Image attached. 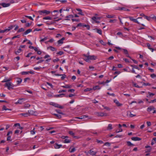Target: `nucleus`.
Wrapping results in <instances>:
<instances>
[{"label":"nucleus","instance_id":"obj_1","mask_svg":"<svg viewBox=\"0 0 156 156\" xmlns=\"http://www.w3.org/2000/svg\"><path fill=\"white\" fill-rule=\"evenodd\" d=\"M83 55L85 57L84 59L87 62H88L90 60H94L96 59L97 58V57L95 56L94 55L87 56L85 55Z\"/></svg>","mask_w":156,"mask_h":156},{"label":"nucleus","instance_id":"obj_2","mask_svg":"<svg viewBox=\"0 0 156 156\" xmlns=\"http://www.w3.org/2000/svg\"><path fill=\"white\" fill-rule=\"evenodd\" d=\"M84 153H85L86 155L87 156L89 154L91 155L94 156L96 154L97 152L93 151L92 150H90L88 152L85 151Z\"/></svg>","mask_w":156,"mask_h":156},{"label":"nucleus","instance_id":"obj_3","mask_svg":"<svg viewBox=\"0 0 156 156\" xmlns=\"http://www.w3.org/2000/svg\"><path fill=\"white\" fill-rule=\"evenodd\" d=\"M4 86L5 87H7L8 89L9 90H10L11 88H12V87H13V85L12 84V83L10 82L6 83L5 84Z\"/></svg>","mask_w":156,"mask_h":156},{"label":"nucleus","instance_id":"obj_4","mask_svg":"<svg viewBox=\"0 0 156 156\" xmlns=\"http://www.w3.org/2000/svg\"><path fill=\"white\" fill-rule=\"evenodd\" d=\"M38 12L40 14L42 15V14H45L46 15L49 14L50 12L49 11H48L45 10H39L38 11Z\"/></svg>","mask_w":156,"mask_h":156},{"label":"nucleus","instance_id":"obj_5","mask_svg":"<svg viewBox=\"0 0 156 156\" xmlns=\"http://www.w3.org/2000/svg\"><path fill=\"white\" fill-rule=\"evenodd\" d=\"M126 18H128L131 21H132L135 23H136L138 24H140V23L136 19H134L133 17L132 16H127L126 17Z\"/></svg>","mask_w":156,"mask_h":156},{"label":"nucleus","instance_id":"obj_6","mask_svg":"<svg viewBox=\"0 0 156 156\" xmlns=\"http://www.w3.org/2000/svg\"><path fill=\"white\" fill-rule=\"evenodd\" d=\"M101 18L100 17L96 16H94L92 18V19L94 21H95L96 23H99L100 22L99 21H97V20H100Z\"/></svg>","mask_w":156,"mask_h":156},{"label":"nucleus","instance_id":"obj_7","mask_svg":"<svg viewBox=\"0 0 156 156\" xmlns=\"http://www.w3.org/2000/svg\"><path fill=\"white\" fill-rule=\"evenodd\" d=\"M38 114V113L35 110H31L30 111V115L37 116Z\"/></svg>","mask_w":156,"mask_h":156},{"label":"nucleus","instance_id":"obj_8","mask_svg":"<svg viewBox=\"0 0 156 156\" xmlns=\"http://www.w3.org/2000/svg\"><path fill=\"white\" fill-rule=\"evenodd\" d=\"M12 131H9L8 132V133L7 134V136H8L7 140V141H11L12 140H11V137L10 136H9L10 134H12Z\"/></svg>","mask_w":156,"mask_h":156},{"label":"nucleus","instance_id":"obj_9","mask_svg":"<svg viewBox=\"0 0 156 156\" xmlns=\"http://www.w3.org/2000/svg\"><path fill=\"white\" fill-rule=\"evenodd\" d=\"M96 115L99 116H106V114L105 113H104L102 112H96Z\"/></svg>","mask_w":156,"mask_h":156},{"label":"nucleus","instance_id":"obj_10","mask_svg":"<svg viewBox=\"0 0 156 156\" xmlns=\"http://www.w3.org/2000/svg\"><path fill=\"white\" fill-rule=\"evenodd\" d=\"M9 3H0V5L2 6L3 7H6L10 5Z\"/></svg>","mask_w":156,"mask_h":156},{"label":"nucleus","instance_id":"obj_11","mask_svg":"<svg viewBox=\"0 0 156 156\" xmlns=\"http://www.w3.org/2000/svg\"><path fill=\"white\" fill-rule=\"evenodd\" d=\"M131 140H133L136 141H140L141 140V139L137 137H133L131 138Z\"/></svg>","mask_w":156,"mask_h":156},{"label":"nucleus","instance_id":"obj_12","mask_svg":"<svg viewBox=\"0 0 156 156\" xmlns=\"http://www.w3.org/2000/svg\"><path fill=\"white\" fill-rule=\"evenodd\" d=\"M114 102L118 106H120L122 105V104L120 103L119 101L117 100H114Z\"/></svg>","mask_w":156,"mask_h":156},{"label":"nucleus","instance_id":"obj_13","mask_svg":"<svg viewBox=\"0 0 156 156\" xmlns=\"http://www.w3.org/2000/svg\"><path fill=\"white\" fill-rule=\"evenodd\" d=\"M62 145L61 144H58L57 143H55L54 145V147L56 149H58L62 147Z\"/></svg>","mask_w":156,"mask_h":156},{"label":"nucleus","instance_id":"obj_14","mask_svg":"<svg viewBox=\"0 0 156 156\" xmlns=\"http://www.w3.org/2000/svg\"><path fill=\"white\" fill-rule=\"evenodd\" d=\"M76 10L79 12L78 13L79 14H80L82 16H84V14H83V12H82V10L80 9H76Z\"/></svg>","mask_w":156,"mask_h":156},{"label":"nucleus","instance_id":"obj_15","mask_svg":"<svg viewBox=\"0 0 156 156\" xmlns=\"http://www.w3.org/2000/svg\"><path fill=\"white\" fill-rule=\"evenodd\" d=\"M88 117V116H87V115H84L81 116L80 117H76V118L77 119H84L86 118H87Z\"/></svg>","mask_w":156,"mask_h":156},{"label":"nucleus","instance_id":"obj_16","mask_svg":"<svg viewBox=\"0 0 156 156\" xmlns=\"http://www.w3.org/2000/svg\"><path fill=\"white\" fill-rule=\"evenodd\" d=\"M48 49H49L50 50L52 51H54L56 50V49L55 48L51 46H49L48 47Z\"/></svg>","mask_w":156,"mask_h":156},{"label":"nucleus","instance_id":"obj_17","mask_svg":"<svg viewBox=\"0 0 156 156\" xmlns=\"http://www.w3.org/2000/svg\"><path fill=\"white\" fill-rule=\"evenodd\" d=\"M65 38L63 37L60 40H59L58 41V44H62L63 43V41L65 40Z\"/></svg>","mask_w":156,"mask_h":156},{"label":"nucleus","instance_id":"obj_18","mask_svg":"<svg viewBox=\"0 0 156 156\" xmlns=\"http://www.w3.org/2000/svg\"><path fill=\"white\" fill-rule=\"evenodd\" d=\"M155 109L154 107L153 106H150L148 107L147 108V111L148 112H150L153 109Z\"/></svg>","mask_w":156,"mask_h":156},{"label":"nucleus","instance_id":"obj_19","mask_svg":"<svg viewBox=\"0 0 156 156\" xmlns=\"http://www.w3.org/2000/svg\"><path fill=\"white\" fill-rule=\"evenodd\" d=\"M11 80V79L9 78L8 79H5L2 81V82H6L7 83L8 82H9Z\"/></svg>","mask_w":156,"mask_h":156},{"label":"nucleus","instance_id":"obj_20","mask_svg":"<svg viewBox=\"0 0 156 156\" xmlns=\"http://www.w3.org/2000/svg\"><path fill=\"white\" fill-rule=\"evenodd\" d=\"M72 86L68 84L66 85L65 86H62V87L66 88H70L72 87Z\"/></svg>","mask_w":156,"mask_h":156},{"label":"nucleus","instance_id":"obj_21","mask_svg":"<svg viewBox=\"0 0 156 156\" xmlns=\"http://www.w3.org/2000/svg\"><path fill=\"white\" fill-rule=\"evenodd\" d=\"M13 27V26H11L8 27V28L6 29L5 30V32L9 31L11 29H12Z\"/></svg>","mask_w":156,"mask_h":156},{"label":"nucleus","instance_id":"obj_22","mask_svg":"<svg viewBox=\"0 0 156 156\" xmlns=\"http://www.w3.org/2000/svg\"><path fill=\"white\" fill-rule=\"evenodd\" d=\"M65 94H61L58 95H56L55 96V97H62L64 96L65 95Z\"/></svg>","mask_w":156,"mask_h":156},{"label":"nucleus","instance_id":"obj_23","mask_svg":"<svg viewBox=\"0 0 156 156\" xmlns=\"http://www.w3.org/2000/svg\"><path fill=\"white\" fill-rule=\"evenodd\" d=\"M74 17V16L72 15H69L68 16H66V17L67 18L65 20H69V19H68V18H73Z\"/></svg>","mask_w":156,"mask_h":156},{"label":"nucleus","instance_id":"obj_24","mask_svg":"<svg viewBox=\"0 0 156 156\" xmlns=\"http://www.w3.org/2000/svg\"><path fill=\"white\" fill-rule=\"evenodd\" d=\"M100 87L98 86H96L93 87L92 89H93L94 90H99L100 89Z\"/></svg>","mask_w":156,"mask_h":156},{"label":"nucleus","instance_id":"obj_25","mask_svg":"<svg viewBox=\"0 0 156 156\" xmlns=\"http://www.w3.org/2000/svg\"><path fill=\"white\" fill-rule=\"evenodd\" d=\"M30 49H34L35 51H37L38 48L36 47L31 46L30 45Z\"/></svg>","mask_w":156,"mask_h":156},{"label":"nucleus","instance_id":"obj_26","mask_svg":"<svg viewBox=\"0 0 156 156\" xmlns=\"http://www.w3.org/2000/svg\"><path fill=\"white\" fill-rule=\"evenodd\" d=\"M118 9L119 10H124V11H129V9H127L125 8H119V9Z\"/></svg>","mask_w":156,"mask_h":156},{"label":"nucleus","instance_id":"obj_27","mask_svg":"<svg viewBox=\"0 0 156 156\" xmlns=\"http://www.w3.org/2000/svg\"><path fill=\"white\" fill-rule=\"evenodd\" d=\"M24 99L23 98H20L19 99V100H18V101L16 103V104H21L22 103V101H21V100H22Z\"/></svg>","mask_w":156,"mask_h":156},{"label":"nucleus","instance_id":"obj_28","mask_svg":"<svg viewBox=\"0 0 156 156\" xmlns=\"http://www.w3.org/2000/svg\"><path fill=\"white\" fill-rule=\"evenodd\" d=\"M30 133L31 134H35L36 132V131L35 130V128H34L32 130H31L30 131Z\"/></svg>","mask_w":156,"mask_h":156},{"label":"nucleus","instance_id":"obj_29","mask_svg":"<svg viewBox=\"0 0 156 156\" xmlns=\"http://www.w3.org/2000/svg\"><path fill=\"white\" fill-rule=\"evenodd\" d=\"M114 16L113 15H107L106 17L108 18H112L114 17Z\"/></svg>","mask_w":156,"mask_h":156},{"label":"nucleus","instance_id":"obj_30","mask_svg":"<svg viewBox=\"0 0 156 156\" xmlns=\"http://www.w3.org/2000/svg\"><path fill=\"white\" fill-rule=\"evenodd\" d=\"M22 81V80L21 79L19 78L17 79L16 82L18 83V84H19Z\"/></svg>","mask_w":156,"mask_h":156},{"label":"nucleus","instance_id":"obj_31","mask_svg":"<svg viewBox=\"0 0 156 156\" xmlns=\"http://www.w3.org/2000/svg\"><path fill=\"white\" fill-rule=\"evenodd\" d=\"M44 20H51L52 18L49 16H46L43 18Z\"/></svg>","mask_w":156,"mask_h":156},{"label":"nucleus","instance_id":"obj_32","mask_svg":"<svg viewBox=\"0 0 156 156\" xmlns=\"http://www.w3.org/2000/svg\"><path fill=\"white\" fill-rule=\"evenodd\" d=\"M127 145L129 146H134V145L131 143V142L130 141H127Z\"/></svg>","mask_w":156,"mask_h":156},{"label":"nucleus","instance_id":"obj_33","mask_svg":"<svg viewBox=\"0 0 156 156\" xmlns=\"http://www.w3.org/2000/svg\"><path fill=\"white\" fill-rule=\"evenodd\" d=\"M22 50L20 48L18 49L17 51H15V54L16 55H17L19 53H20L21 51Z\"/></svg>","mask_w":156,"mask_h":156},{"label":"nucleus","instance_id":"obj_34","mask_svg":"<svg viewBox=\"0 0 156 156\" xmlns=\"http://www.w3.org/2000/svg\"><path fill=\"white\" fill-rule=\"evenodd\" d=\"M148 94H149V95H148V96H147V98H149V97H150L152 96H153L154 95V94H153V93H150V92H148Z\"/></svg>","mask_w":156,"mask_h":156},{"label":"nucleus","instance_id":"obj_35","mask_svg":"<svg viewBox=\"0 0 156 156\" xmlns=\"http://www.w3.org/2000/svg\"><path fill=\"white\" fill-rule=\"evenodd\" d=\"M96 30H97V32L100 35L102 34V31L101 30L98 29H97Z\"/></svg>","mask_w":156,"mask_h":156},{"label":"nucleus","instance_id":"obj_36","mask_svg":"<svg viewBox=\"0 0 156 156\" xmlns=\"http://www.w3.org/2000/svg\"><path fill=\"white\" fill-rule=\"evenodd\" d=\"M20 115L24 117H27L28 116V115H29V114L28 113H21Z\"/></svg>","mask_w":156,"mask_h":156},{"label":"nucleus","instance_id":"obj_37","mask_svg":"<svg viewBox=\"0 0 156 156\" xmlns=\"http://www.w3.org/2000/svg\"><path fill=\"white\" fill-rule=\"evenodd\" d=\"M112 129V125L111 124H109L107 128L108 129Z\"/></svg>","mask_w":156,"mask_h":156},{"label":"nucleus","instance_id":"obj_38","mask_svg":"<svg viewBox=\"0 0 156 156\" xmlns=\"http://www.w3.org/2000/svg\"><path fill=\"white\" fill-rule=\"evenodd\" d=\"M71 140H69L67 139H65L64 140V142L65 143H69L70 142Z\"/></svg>","mask_w":156,"mask_h":156},{"label":"nucleus","instance_id":"obj_39","mask_svg":"<svg viewBox=\"0 0 156 156\" xmlns=\"http://www.w3.org/2000/svg\"><path fill=\"white\" fill-rule=\"evenodd\" d=\"M84 27H87V29L88 30H90V27L89 25H86V24H84L83 25V26Z\"/></svg>","mask_w":156,"mask_h":156},{"label":"nucleus","instance_id":"obj_40","mask_svg":"<svg viewBox=\"0 0 156 156\" xmlns=\"http://www.w3.org/2000/svg\"><path fill=\"white\" fill-rule=\"evenodd\" d=\"M29 73V71H27V72H22L21 73V74L22 75H26L28 74Z\"/></svg>","mask_w":156,"mask_h":156},{"label":"nucleus","instance_id":"obj_41","mask_svg":"<svg viewBox=\"0 0 156 156\" xmlns=\"http://www.w3.org/2000/svg\"><path fill=\"white\" fill-rule=\"evenodd\" d=\"M69 134H70V135H71L73 137L75 135L74 133L72 131H69Z\"/></svg>","mask_w":156,"mask_h":156},{"label":"nucleus","instance_id":"obj_42","mask_svg":"<svg viewBox=\"0 0 156 156\" xmlns=\"http://www.w3.org/2000/svg\"><path fill=\"white\" fill-rule=\"evenodd\" d=\"M48 38L47 37H44V38L43 39H41V40L40 41V42H43V41H45L46 40H47V39H48Z\"/></svg>","mask_w":156,"mask_h":156},{"label":"nucleus","instance_id":"obj_43","mask_svg":"<svg viewBox=\"0 0 156 156\" xmlns=\"http://www.w3.org/2000/svg\"><path fill=\"white\" fill-rule=\"evenodd\" d=\"M70 152L71 153L74 152L75 151V148H73L71 149V148L69 149Z\"/></svg>","mask_w":156,"mask_h":156},{"label":"nucleus","instance_id":"obj_44","mask_svg":"<svg viewBox=\"0 0 156 156\" xmlns=\"http://www.w3.org/2000/svg\"><path fill=\"white\" fill-rule=\"evenodd\" d=\"M144 17L145 19H146L148 21H150L151 19V18L150 17H148L146 16H145Z\"/></svg>","mask_w":156,"mask_h":156},{"label":"nucleus","instance_id":"obj_45","mask_svg":"<svg viewBox=\"0 0 156 156\" xmlns=\"http://www.w3.org/2000/svg\"><path fill=\"white\" fill-rule=\"evenodd\" d=\"M54 115L58 118L60 119L61 118V116L60 115L56 114H54Z\"/></svg>","mask_w":156,"mask_h":156},{"label":"nucleus","instance_id":"obj_46","mask_svg":"<svg viewBox=\"0 0 156 156\" xmlns=\"http://www.w3.org/2000/svg\"><path fill=\"white\" fill-rule=\"evenodd\" d=\"M2 110H11V109H7L6 108V107L5 105H4L3 106V108H2Z\"/></svg>","mask_w":156,"mask_h":156},{"label":"nucleus","instance_id":"obj_47","mask_svg":"<svg viewBox=\"0 0 156 156\" xmlns=\"http://www.w3.org/2000/svg\"><path fill=\"white\" fill-rule=\"evenodd\" d=\"M56 107L60 109H63V106H61L58 104H57Z\"/></svg>","mask_w":156,"mask_h":156},{"label":"nucleus","instance_id":"obj_48","mask_svg":"<svg viewBox=\"0 0 156 156\" xmlns=\"http://www.w3.org/2000/svg\"><path fill=\"white\" fill-rule=\"evenodd\" d=\"M92 90V88H87L84 90V91H85V92L90 91Z\"/></svg>","mask_w":156,"mask_h":156},{"label":"nucleus","instance_id":"obj_49","mask_svg":"<svg viewBox=\"0 0 156 156\" xmlns=\"http://www.w3.org/2000/svg\"><path fill=\"white\" fill-rule=\"evenodd\" d=\"M156 102V99H155L153 100H151V101H148V103H153Z\"/></svg>","mask_w":156,"mask_h":156},{"label":"nucleus","instance_id":"obj_50","mask_svg":"<svg viewBox=\"0 0 156 156\" xmlns=\"http://www.w3.org/2000/svg\"><path fill=\"white\" fill-rule=\"evenodd\" d=\"M61 76H62L61 77V78L62 80H64L66 77V76L65 74H62Z\"/></svg>","mask_w":156,"mask_h":156},{"label":"nucleus","instance_id":"obj_51","mask_svg":"<svg viewBox=\"0 0 156 156\" xmlns=\"http://www.w3.org/2000/svg\"><path fill=\"white\" fill-rule=\"evenodd\" d=\"M24 30L23 28H21L19 29L18 30L17 32H21L23 31Z\"/></svg>","mask_w":156,"mask_h":156},{"label":"nucleus","instance_id":"obj_52","mask_svg":"<svg viewBox=\"0 0 156 156\" xmlns=\"http://www.w3.org/2000/svg\"><path fill=\"white\" fill-rule=\"evenodd\" d=\"M130 114L129 115V116L131 117H133L136 116V115H133L132 114L131 112H129Z\"/></svg>","mask_w":156,"mask_h":156},{"label":"nucleus","instance_id":"obj_53","mask_svg":"<svg viewBox=\"0 0 156 156\" xmlns=\"http://www.w3.org/2000/svg\"><path fill=\"white\" fill-rule=\"evenodd\" d=\"M116 21V20L115 19L114 20H109V22L110 23H115V22Z\"/></svg>","mask_w":156,"mask_h":156},{"label":"nucleus","instance_id":"obj_54","mask_svg":"<svg viewBox=\"0 0 156 156\" xmlns=\"http://www.w3.org/2000/svg\"><path fill=\"white\" fill-rule=\"evenodd\" d=\"M132 66L133 67V68H135L136 69H137L138 70L140 69L137 66Z\"/></svg>","mask_w":156,"mask_h":156},{"label":"nucleus","instance_id":"obj_55","mask_svg":"<svg viewBox=\"0 0 156 156\" xmlns=\"http://www.w3.org/2000/svg\"><path fill=\"white\" fill-rule=\"evenodd\" d=\"M29 33V29L27 30L23 34V35H26Z\"/></svg>","mask_w":156,"mask_h":156},{"label":"nucleus","instance_id":"obj_56","mask_svg":"<svg viewBox=\"0 0 156 156\" xmlns=\"http://www.w3.org/2000/svg\"><path fill=\"white\" fill-rule=\"evenodd\" d=\"M102 106L105 109H106L107 110L109 111L110 110V109L107 107L105 106L104 105H102Z\"/></svg>","mask_w":156,"mask_h":156},{"label":"nucleus","instance_id":"obj_57","mask_svg":"<svg viewBox=\"0 0 156 156\" xmlns=\"http://www.w3.org/2000/svg\"><path fill=\"white\" fill-rule=\"evenodd\" d=\"M124 53L126 55H128V52L127 50L126 49H123Z\"/></svg>","mask_w":156,"mask_h":156},{"label":"nucleus","instance_id":"obj_58","mask_svg":"<svg viewBox=\"0 0 156 156\" xmlns=\"http://www.w3.org/2000/svg\"><path fill=\"white\" fill-rule=\"evenodd\" d=\"M150 76L151 78H153L154 77H156V75H155V74L153 73L151 74Z\"/></svg>","mask_w":156,"mask_h":156},{"label":"nucleus","instance_id":"obj_59","mask_svg":"<svg viewBox=\"0 0 156 156\" xmlns=\"http://www.w3.org/2000/svg\"><path fill=\"white\" fill-rule=\"evenodd\" d=\"M63 53H64L63 51H59L57 53V54L59 55H62L63 54Z\"/></svg>","mask_w":156,"mask_h":156},{"label":"nucleus","instance_id":"obj_60","mask_svg":"<svg viewBox=\"0 0 156 156\" xmlns=\"http://www.w3.org/2000/svg\"><path fill=\"white\" fill-rule=\"evenodd\" d=\"M56 112H57L58 113L61 114H63V113L60 110H56Z\"/></svg>","mask_w":156,"mask_h":156},{"label":"nucleus","instance_id":"obj_61","mask_svg":"<svg viewBox=\"0 0 156 156\" xmlns=\"http://www.w3.org/2000/svg\"><path fill=\"white\" fill-rule=\"evenodd\" d=\"M47 83L48 85L50 86L51 88H53V86L52 85V84L51 83L49 82H47Z\"/></svg>","mask_w":156,"mask_h":156},{"label":"nucleus","instance_id":"obj_62","mask_svg":"<svg viewBox=\"0 0 156 156\" xmlns=\"http://www.w3.org/2000/svg\"><path fill=\"white\" fill-rule=\"evenodd\" d=\"M75 90L74 89H71L68 90V91L70 92H73Z\"/></svg>","mask_w":156,"mask_h":156},{"label":"nucleus","instance_id":"obj_63","mask_svg":"<svg viewBox=\"0 0 156 156\" xmlns=\"http://www.w3.org/2000/svg\"><path fill=\"white\" fill-rule=\"evenodd\" d=\"M122 131V130L121 128H120L119 130H116V133H118L120 132H121Z\"/></svg>","mask_w":156,"mask_h":156},{"label":"nucleus","instance_id":"obj_64","mask_svg":"<svg viewBox=\"0 0 156 156\" xmlns=\"http://www.w3.org/2000/svg\"><path fill=\"white\" fill-rule=\"evenodd\" d=\"M83 24L81 23H79L77 24L76 27H78L83 26Z\"/></svg>","mask_w":156,"mask_h":156}]
</instances>
